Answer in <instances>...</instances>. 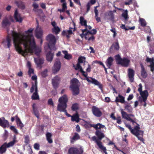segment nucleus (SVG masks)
<instances>
[{
  "label": "nucleus",
  "mask_w": 154,
  "mask_h": 154,
  "mask_svg": "<svg viewBox=\"0 0 154 154\" xmlns=\"http://www.w3.org/2000/svg\"><path fill=\"white\" fill-rule=\"evenodd\" d=\"M13 42L16 51L19 54H32L35 51V54L39 57L41 52L40 47L36 45L34 38L32 35L29 36L20 33L13 32L12 34Z\"/></svg>",
  "instance_id": "nucleus-1"
},
{
  "label": "nucleus",
  "mask_w": 154,
  "mask_h": 154,
  "mask_svg": "<svg viewBox=\"0 0 154 154\" xmlns=\"http://www.w3.org/2000/svg\"><path fill=\"white\" fill-rule=\"evenodd\" d=\"M68 101L67 97L66 94H64L60 97L59 99V103L57 105V109L60 112H65L66 115L68 117H71L72 116L68 113L66 109L67 107V103Z\"/></svg>",
  "instance_id": "nucleus-2"
},
{
  "label": "nucleus",
  "mask_w": 154,
  "mask_h": 154,
  "mask_svg": "<svg viewBox=\"0 0 154 154\" xmlns=\"http://www.w3.org/2000/svg\"><path fill=\"white\" fill-rule=\"evenodd\" d=\"M71 82L69 88L72 91V94L74 96L77 95L80 92L79 86L78 84L79 81L77 79L74 78L71 80Z\"/></svg>",
  "instance_id": "nucleus-3"
},
{
  "label": "nucleus",
  "mask_w": 154,
  "mask_h": 154,
  "mask_svg": "<svg viewBox=\"0 0 154 154\" xmlns=\"http://www.w3.org/2000/svg\"><path fill=\"white\" fill-rule=\"evenodd\" d=\"M46 40L49 42L48 45V48L50 49H51L55 47L56 42V40L55 36L50 34L48 35L46 37Z\"/></svg>",
  "instance_id": "nucleus-4"
},
{
  "label": "nucleus",
  "mask_w": 154,
  "mask_h": 154,
  "mask_svg": "<svg viewBox=\"0 0 154 154\" xmlns=\"http://www.w3.org/2000/svg\"><path fill=\"white\" fill-rule=\"evenodd\" d=\"M84 126L87 129H89L91 127L94 128L95 130L100 129L101 128H106L105 125L100 123H98L96 124H92L87 121H85Z\"/></svg>",
  "instance_id": "nucleus-5"
},
{
  "label": "nucleus",
  "mask_w": 154,
  "mask_h": 154,
  "mask_svg": "<svg viewBox=\"0 0 154 154\" xmlns=\"http://www.w3.org/2000/svg\"><path fill=\"white\" fill-rule=\"evenodd\" d=\"M96 130L95 134L98 137V139H97L96 137L93 136L92 137V139L97 143V140L98 142H101V140L102 139V138L104 137L105 136L104 134L100 130H98V129Z\"/></svg>",
  "instance_id": "nucleus-6"
},
{
  "label": "nucleus",
  "mask_w": 154,
  "mask_h": 154,
  "mask_svg": "<svg viewBox=\"0 0 154 154\" xmlns=\"http://www.w3.org/2000/svg\"><path fill=\"white\" fill-rule=\"evenodd\" d=\"M83 152V149L81 147H72L68 150L69 154H82Z\"/></svg>",
  "instance_id": "nucleus-7"
},
{
  "label": "nucleus",
  "mask_w": 154,
  "mask_h": 154,
  "mask_svg": "<svg viewBox=\"0 0 154 154\" xmlns=\"http://www.w3.org/2000/svg\"><path fill=\"white\" fill-rule=\"evenodd\" d=\"M134 133L135 134H133L139 140L144 143V139L143 138L144 132L140 130V129H138Z\"/></svg>",
  "instance_id": "nucleus-8"
},
{
  "label": "nucleus",
  "mask_w": 154,
  "mask_h": 154,
  "mask_svg": "<svg viewBox=\"0 0 154 154\" xmlns=\"http://www.w3.org/2000/svg\"><path fill=\"white\" fill-rule=\"evenodd\" d=\"M93 114L97 117H100L102 115V112L99 108L96 106H93L92 108Z\"/></svg>",
  "instance_id": "nucleus-9"
},
{
  "label": "nucleus",
  "mask_w": 154,
  "mask_h": 154,
  "mask_svg": "<svg viewBox=\"0 0 154 154\" xmlns=\"http://www.w3.org/2000/svg\"><path fill=\"white\" fill-rule=\"evenodd\" d=\"M60 79V77L57 76H55L52 79V84L53 88L55 89H56L58 87Z\"/></svg>",
  "instance_id": "nucleus-10"
},
{
  "label": "nucleus",
  "mask_w": 154,
  "mask_h": 154,
  "mask_svg": "<svg viewBox=\"0 0 154 154\" xmlns=\"http://www.w3.org/2000/svg\"><path fill=\"white\" fill-rule=\"evenodd\" d=\"M61 67V63L60 61H56L54 66L52 69L53 73L54 74L56 73L59 71Z\"/></svg>",
  "instance_id": "nucleus-11"
},
{
  "label": "nucleus",
  "mask_w": 154,
  "mask_h": 154,
  "mask_svg": "<svg viewBox=\"0 0 154 154\" xmlns=\"http://www.w3.org/2000/svg\"><path fill=\"white\" fill-rule=\"evenodd\" d=\"M125 126L128 128L130 131L131 133L132 134H135V132L138 129H140V125L139 124H137V125H136L134 127L133 129H132L131 126L128 124H127L125 122Z\"/></svg>",
  "instance_id": "nucleus-12"
},
{
  "label": "nucleus",
  "mask_w": 154,
  "mask_h": 154,
  "mask_svg": "<svg viewBox=\"0 0 154 154\" xmlns=\"http://www.w3.org/2000/svg\"><path fill=\"white\" fill-rule=\"evenodd\" d=\"M119 46L118 41L114 42L109 48V51L111 52H113L115 51H117L119 50Z\"/></svg>",
  "instance_id": "nucleus-13"
},
{
  "label": "nucleus",
  "mask_w": 154,
  "mask_h": 154,
  "mask_svg": "<svg viewBox=\"0 0 154 154\" xmlns=\"http://www.w3.org/2000/svg\"><path fill=\"white\" fill-rule=\"evenodd\" d=\"M130 62V60L127 58L124 57L120 62H119V64L121 65L124 67H128Z\"/></svg>",
  "instance_id": "nucleus-14"
},
{
  "label": "nucleus",
  "mask_w": 154,
  "mask_h": 154,
  "mask_svg": "<svg viewBox=\"0 0 154 154\" xmlns=\"http://www.w3.org/2000/svg\"><path fill=\"white\" fill-rule=\"evenodd\" d=\"M128 77L131 82H132L134 80V76L135 74L134 70L132 69H128Z\"/></svg>",
  "instance_id": "nucleus-15"
},
{
  "label": "nucleus",
  "mask_w": 154,
  "mask_h": 154,
  "mask_svg": "<svg viewBox=\"0 0 154 154\" xmlns=\"http://www.w3.org/2000/svg\"><path fill=\"white\" fill-rule=\"evenodd\" d=\"M125 97H124L119 94L118 96L116 97L115 101L116 102H120L122 103H124L125 104L127 102L125 101Z\"/></svg>",
  "instance_id": "nucleus-16"
},
{
  "label": "nucleus",
  "mask_w": 154,
  "mask_h": 154,
  "mask_svg": "<svg viewBox=\"0 0 154 154\" xmlns=\"http://www.w3.org/2000/svg\"><path fill=\"white\" fill-rule=\"evenodd\" d=\"M84 79L86 80L88 82L91 83L95 85H100V83L97 80L92 77H87Z\"/></svg>",
  "instance_id": "nucleus-17"
},
{
  "label": "nucleus",
  "mask_w": 154,
  "mask_h": 154,
  "mask_svg": "<svg viewBox=\"0 0 154 154\" xmlns=\"http://www.w3.org/2000/svg\"><path fill=\"white\" fill-rule=\"evenodd\" d=\"M34 60L35 63L38 67H42L41 65L44 63V60L39 57L37 58H34Z\"/></svg>",
  "instance_id": "nucleus-18"
},
{
  "label": "nucleus",
  "mask_w": 154,
  "mask_h": 154,
  "mask_svg": "<svg viewBox=\"0 0 154 154\" xmlns=\"http://www.w3.org/2000/svg\"><path fill=\"white\" fill-rule=\"evenodd\" d=\"M2 118L3 119V120L0 118V126L5 128L6 127L8 126L9 123L7 120L5 119L4 117H3Z\"/></svg>",
  "instance_id": "nucleus-19"
},
{
  "label": "nucleus",
  "mask_w": 154,
  "mask_h": 154,
  "mask_svg": "<svg viewBox=\"0 0 154 154\" xmlns=\"http://www.w3.org/2000/svg\"><path fill=\"white\" fill-rule=\"evenodd\" d=\"M35 35L37 38L41 39L43 32L41 28H37L35 31Z\"/></svg>",
  "instance_id": "nucleus-20"
},
{
  "label": "nucleus",
  "mask_w": 154,
  "mask_h": 154,
  "mask_svg": "<svg viewBox=\"0 0 154 154\" xmlns=\"http://www.w3.org/2000/svg\"><path fill=\"white\" fill-rule=\"evenodd\" d=\"M140 66L141 68V75L143 78H146L147 76V72L142 63H140Z\"/></svg>",
  "instance_id": "nucleus-21"
},
{
  "label": "nucleus",
  "mask_w": 154,
  "mask_h": 154,
  "mask_svg": "<svg viewBox=\"0 0 154 154\" xmlns=\"http://www.w3.org/2000/svg\"><path fill=\"white\" fill-rule=\"evenodd\" d=\"M15 4L19 8L22 10L25 8V5L24 3L21 0L15 1Z\"/></svg>",
  "instance_id": "nucleus-22"
},
{
  "label": "nucleus",
  "mask_w": 154,
  "mask_h": 154,
  "mask_svg": "<svg viewBox=\"0 0 154 154\" xmlns=\"http://www.w3.org/2000/svg\"><path fill=\"white\" fill-rule=\"evenodd\" d=\"M113 61V58L111 57H109L106 61L105 63L108 68L110 69L111 66L112 65Z\"/></svg>",
  "instance_id": "nucleus-23"
},
{
  "label": "nucleus",
  "mask_w": 154,
  "mask_h": 154,
  "mask_svg": "<svg viewBox=\"0 0 154 154\" xmlns=\"http://www.w3.org/2000/svg\"><path fill=\"white\" fill-rule=\"evenodd\" d=\"M14 17L16 21L21 22L22 20V18L20 16V14L18 13L17 9L15 11Z\"/></svg>",
  "instance_id": "nucleus-24"
},
{
  "label": "nucleus",
  "mask_w": 154,
  "mask_h": 154,
  "mask_svg": "<svg viewBox=\"0 0 154 154\" xmlns=\"http://www.w3.org/2000/svg\"><path fill=\"white\" fill-rule=\"evenodd\" d=\"M140 94L142 98V99H143L144 101L145 100H147L148 96V92L147 90H145Z\"/></svg>",
  "instance_id": "nucleus-25"
},
{
  "label": "nucleus",
  "mask_w": 154,
  "mask_h": 154,
  "mask_svg": "<svg viewBox=\"0 0 154 154\" xmlns=\"http://www.w3.org/2000/svg\"><path fill=\"white\" fill-rule=\"evenodd\" d=\"M35 105L36 104L35 103H33L32 105V108L33 109V112L35 116L38 119H39V118L40 114L38 109L35 107Z\"/></svg>",
  "instance_id": "nucleus-26"
},
{
  "label": "nucleus",
  "mask_w": 154,
  "mask_h": 154,
  "mask_svg": "<svg viewBox=\"0 0 154 154\" xmlns=\"http://www.w3.org/2000/svg\"><path fill=\"white\" fill-rule=\"evenodd\" d=\"M80 137L78 134L77 133H75L73 136L71 138L70 142L71 143H73L76 140L79 139Z\"/></svg>",
  "instance_id": "nucleus-27"
},
{
  "label": "nucleus",
  "mask_w": 154,
  "mask_h": 154,
  "mask_svg": "<svg viewBox=\"0 0 154 154\" xmlns=\"http://www.w3.org/2000/svg\"><path fill=\"white\" fill-rule=\"evenodd\" d=\"M54 54L52 53L51 51H49L47 54L46 58L48 62H51L53 58Z\"/></svg>",
  "instance_id": "nucleus-28"
},
{
  "label": "nucleus",
  "mask_w": 154,
  "mask_h": 154,
  "mask_svg": "<svg viewBox=\"0 0 154 154\" xmlns=\"http://www.w3.org/2000/svg\"><path fill=\"white\" fill-rule=\"evenodd\" d=\"M96 142L99 148L103 151L105 154H108L106 151V148L102 145V143L100 142H98L97 141V140L96 141Z\"/></svg>",
  "instance_id": "nucleus-29"
},
{
  "label": "nucleus",
  "mask_w": 154,
  "mask_h": 154,
  "mask_svg": "<svg viewBox=\"0 0 154 154\" xmlns=\"http://www.w3.org/2000/svg\"><path fill=\"white\" fill-rule=\"evenodd\" d=\"M16 136L15 135L14 136L13 140L12 141H11L10 142L8 143H6V146L7 148H9L10 147L13 146L15 143L17 142V140H16Z\"/></svg>",
  "instance_id": "nucleus-30"
},
{
  "label": "nucleus",
  "mask_w": 154,
  "mask_h": 154,
  "mask_svg": "<svg viewBox=\"0 0 154 154\" xmlns=\"http://www.w3.org/2000/svg\"><path fill=\"white\" fill-rule=\"evenodd\" d=\"M6 144V142H5L0 146V154H3L6 152L7 148L5 145Z\"/></svg>",
  "instance_id": "nucleus-31"
},
{
  "label": "nucleus",
  "mask_w": 154,
  "mask_h": 154,
  "mask_svg": "<svg viewBox=\"0 0 154 154\" xmlns=\"http://www.w3.org/2000/svg\"><path fill=\"white\" fill-rule=\"evenodd\" d=\"M80 23L82 26H84L85 27H87L88 25L87 24V21L85 20L84 17L82 16H81L80 18Z\"/></svg>",
  "instance_id": "nucleus-32"
},
{
  "label": "nucleus",
  "mask_w": 154,
  "mask_h": 154,
  "mask_svg": "<svg viewBox=\"0 0 154 154\" xmlns=\"http://www.w3.org/2000/svg\"><path fill=\"white\" fill-rule=\"evenodd\" d=\"M71 120L73 122L75 121L76 122H79L80 119L78 114L77 113L71 116Z\"/></svg>",
  "instance_id": "nucleus-33"
},
{
  "label": "nucleus",
  "mask_w": 154,
  "mask_h": 154,
  "mask_svg": "<svg viewBox=\"0 0 154 154\" xmlns=\"http://www.w3.org/2000/svg\"><path fill=\"white\" fill-rule=\"evenodd\" d=\"M125 109L128 112L130 113L132 112V108L131 107V105L128 103L127 102L125 103Z\"/></svg>",
  "instance_id": "nucleus-34"
},
{
  "label": "nucleus",
  "mask_w": 154,
  "mask_h": 154,
  "mask_svg": "<svg viewBox=\"0 0 154 154\" xmlns=\"http://www.w3.org/2000/svg\"><path fill=\"white\" fill-rule=\"evenodd\" d=\"M62 52L64 54V58L67 60H70L72 58L71 55L69 54L66 51H63Z\"/></svg>",
  "instance_id": "nucleus-35"
},
{
  "label": "nucleus",
  "mask_w": 154,
  "mask_h": 154,
  "mask_svg": "<svg viewBox=\"0 0 154 154\" xmlns=\"http://www.w3.org/2000/svg\"><path fill=\"white\" fill-rule=\"evenodd\" d=\"M97 32V31L96 29H93L91 31H88L87 32L85 33V35H93L95 34Z\"/></svg>",
  "instance_id": "nucleus-36"
},
{
  "label": "nucleus",
  "mask_w": 154,
  "mask_h": 154,
  "mask_svg": "<svg viewBox=\"0 0 154 154\" xmlns=\"http://www.w3.org/2000/svg\"><path fill=\"white\" fill-rule=\"evenodd\" d=\"M51 136L52 135L50 133H47L46 134L47 140L50 143H51L53 142L52 140L51 139Z\"/></svg>",
  "instance_id": "nucleus-37"
},
{
  "label": "nucleus",
  "mask_w": 154,
  "mask_h": 154,
  "mask_svg": "<svg viewBox=\"0 0 154 154\" xmlns=\"http://www.w3.org/2000/svg\"><path fill=\"white\" fill-rule=\"evenodd\" d=\"M11 23L8 19L6 18L4 19L2 21V25L4 26H9Z\"/></svg>",
  "instance_id": "nucleus-38"
},
{
  "label": "nucleus",
  "mask_w": 154,
  "mask_h": 154,
  "mask_svg": "<svg viewBox=\"0 0 154 154\" xmlns=\"http://www.w3.org/2000/svg\"><path fill=\"white\" fill-rule=\"evenodd\" d=\"M149 53L150 54H154V42L150 44L149 46Z\"/></svg>",
  "instance_id": "nucleus-39"
},
{
  "label": "nucleus",
  "mask_w": 154,
  "mask_h": 154,
  "mask_svg": "<svg viewBox=\"0 0 154 154\" xmlns=\"http://www.w3.org/2000/svg\"><path fill=\"white\" fill-rule=\"evenodd\" d=\"M11 39L10 37L8 35L6 38V42L7 43V47L9 48L11 46Z\"/></svg>",
  "instance_id": "nucleus-40"
},
{
  "label": "nucleus",
  "mask_w": 154,
  "mask_h": 154,
  "mask_svg": "<svg viewBox=\"0 0 154 154\" xmlns=\"http://www.w3.org/2000/svg\"><path fill=\"white\" fill-rule=\"evenodd\" d=\"M79 109V104L77 103H74L72 104L71 109L73 111H75Z\"/></svg>",
  "instance_id": "nucleus-41"
},
{
  "label": "nucleus",
  "mask_w": 154,
  "mask_h": 154,
  "mask_svg": "<svg viewBox=\"0 0 154 154\" xmlns=\"http://www.w3.org/2000/svg\"><path fill=\"white\" fill-rule=\"evenodd\" d=\"M139 22L141 26L143 27L145 26L146 25L145 20L143 18H140Z\"/></svg>",
  "instance_id": "nucleus-42"
},
{
  "label": "nucleus",
  "mask_w": 154,
  "mask_h": 154,
  "mask_svg": "<svg viewBox=\"0 0 154 154\" xmlns=\"http://www.w3.org/2000/svg\"><path fill=\"white\" fill-rule=\"evenodd\" d=\"M122 16L124 18L125 21L128 20L129 17L128 15V11L127 10L122 13Z\"/></svg>",
  "instance_id": "nucleus-43"
},
{
  "label": "nucleus",
  "mask_w": 154,
  "mask_h": 154,
  "mask_svg": "<svg viewBox=\"0 0 154 154\" xmlns=\"http://www.w3.org/2000/svg\"><path fill=\"white\" fill-rule=\"evenodd\" d=\"M31 99L33 100H37L39 99L38 94L33 93L31 96Z\"/></svg>",
  "instance_id": "nucleus-44"
},
{
  "label": "nucleus",
  "mask_w": 154,
  "mask_h": 154,
  "mask_svg": "<svg viewBox=\"0 0 154 154\" xmlns=\"http://www.w3.org/2000/svg\"><path fill=\"white\" fill-rule=\"evenodd\" d=\"M52 32L55 33V34L57 35L58 34L60 31V29L58 27H55L52 29Z\"/></svg>",
  "instance_id": "nucleus-45"
},
{
  "label": "nucleus",
  "mask_w": 154,
  "mask_h": 154,
  "mask_svg": "<svg viewBox=\"0 0 154 154\" xmlns=\"http://www.w3.org/2000/svg\"><path fill=\"white\" fill-rule=\"evenodd\" d=\"M121 113L122 114V117L124 118L127 120V119H128V118L130 117V116H129V114H128L126 113V112L124 111H122L121 112Z\"/></svg>",
  "instance_id": "nucleus-46"
},
{
  "label": "nucleus",
  "mask_w": 154,
  "mask_h": 154,
  "mask_svg": "<svg viewBox=\"0 0 154 154\" xmlns=\"http://www.w3.org/2000/svg\"><path fill=\"white\" fill-rule=\"evenodd\" d=\"M108 16L109 17L110 20L113 21L114 19V14L112 11H110L108 13Z\"/></svg>",
  "instance_id": "nucleus-47"
},
{
  "label": "nucleus",
  "mask_w": 154,
  "mask_h": 154,
  "mask_svg": "<svg viewBox=\"0 0 154 154\" xmlns=\"http://www.w3.org/2000/svg\"><path fill=\"white\" fill-rule=\"evenodd\" d=\"M79 69H80V72L82 73V75L85 77L86 78L88 77V74L87 73L84 71L82 67H81Z\"/></svg>",
  "instance_id": "nucleus-48"
},
{
  "label": "nucleus",
  "mask_w": 154,
  "mask_h": 154,
  "mask_svg": "<svg viewBox=\"0 0 154 154\" xmlns=\"http://www.w3.org/2000/svg\"><path fill=\"white\" fill-rule=\"evenodd\" d=\"M85 38L86 40H87L88 41H91V40L92 41H93L95 39V37L92 35H91V36L90 37H87V35H85Z\"/></svg>",
  "instance_id": "nucleus-49"
},
{
  "label": "nucleus",
  "mask_w": 154,
  "mask_h": 154,
  "mask_svg": "<svg viewBox=\"0 0 154 154\" xmlns=\"http://www.w3.org/2000/svg\"><path fill=\"white\" fill-rule=\"evenodd\" d=\"M48 70L47 69H45L44 71L41 73V75L43 77H45L48 75Z\"/></svg>",
  "instance_id": "nucleus-50"
},
{
  "label": "nucleus",
  "mask_w": 154,
  "mask_h": 154,
  "mask_svg": "<svg viewBox=\"0 0 154 154\" xmlns=\"http://www.w3.org/2000/svg\"><path fill=\"white\" fill-rule=\"evenodd\" d=\"M144 32L146 33H151V29L149 27L147 26L144 29Z\"/></svg>",
  "instance_id": "nucleus-51"
},
{
  "label": "nucleus",
  "mask_w": 154,
  "mask_h": 154,
  "mask_svg": "<svg viewBox=\"0 0 154 154\" xmlns=\"http://www.w3.org/2000/svg\"><path fill=\"white\" fill-rule=\"evenodd\" d=\"M116 59L118 64H119V62H120L122 59V58L119 55H117L116 56Z\"/></svg>",
  "instance_id": "nucleus-52"
},
{
  "label": "nucleus",
  "mask_w": 154,
  "mask_h": 154,
  "mask_svg": "<svg viewBox=\"0 0 154 154\" xmlns=\"http://www.w3.org/2000/svg\"><path fill=\"white\" fill-rule=\"evenodd\" d=\"M85 58L84 57H80L78 59V63H83V60H85Z\"/></svg>",
  "instance_id": "nucleus-53"
},
{
  "label": "nucleus",
  "mask_w": 154,
  "mask_h": 154,
  "mask_svg": "<svg viewBox=\"0 0 154 154\" xmlns=\"http://www.w3.org/2000/svg\"><path fill=\"white\" fill-rule=\"evenodd\" d=\"M110 31L113 33V38H115L117 35V33L116 32V29L115 28H113L110 30Z\"/></svg>",
  "instance_id": "nucleus-54"
},
{
  "label": "nucleus",
  "mask_w": 154,
  "mask_h": 154,
  "mask_svg": "<svg viewBox=\"0 0 154 154\" xmlns=\"http://www.w3.org/2000/svg\"><path fill=\"white\" fill-rule=\"evenodd\" d=\"M24 143L26 144H27L29 143V139L28 136H26L25 137Z\"/></svg>",
  "instance_id": "nucleus-55"
},
{
  "label": "nucleus",
  "mask_w": 154,
  "mask_h": 154,
  "mask_svg": "<svg viewBox=\"0 0 154 154\" xmlns=\"http://www.w3.org/2000/svg\"><path fill=\"white\" fill-rule=\"evenodd\" d=\"M8 132L7 131L5 130L4 133L3 135V138L5 139H6L8 136Z\"/></svg>",
  "instance_id": "nucleus-56"
},
{
  "label": "nucleus",
  "mask_w": 154,
  "mask_h": 154,
  "mask_svg": "<svg viewBox=\"0 0 154 154\" xmlns=\"http://www.w3.org/2000/svg\"><path fill=\"white\" fill-rule=\"evenodd\" d=\"M28 72V74L30 76L32 74H34V69H33L31 68H29V70Z\"/></svg>",
  "instance_id": "nucleus-57"
},
{
  "label": "nucleus",
  "mask_w": 154,
  "mask_h": 154,
  "mask_svg": "<svg viewBox=\"0 0 154 154\" xmlns=\"http://www.w3.org/2000/svg\"><path fill=\"white\" fill-rule=\"evenodd\" d=\"M10 129L12 131H14V133H15L16 134H17L18 133V131L17 130V129L15 128V127L14 126H11L10 127Z\"/></svg>",
  "instance_id": "nucleus-58"
},
{
  "label": "nucleus",
  "mask_w": 154,
  "mask_h": 154,
  "mask_svg": "<svg viewBox=\"0 0 154 154\" xmlns=\"http://www.w3.org/2000/svg\"><path fill=\"white\" fill-rule=\"evenodd\" d=\"M154 61V59L153 58H150L148 57H147L146 59V61L147 62H151L152 63H153Z\"/></svg>",
  "instance_id": "nucleus-59"
},
{
  "label": "nucleus",
  "mask_w": 154,
  "mask_h": 154,
  "mask_svg": "<svg viewBox=\"0 0 154 154\" xmlns=\"http://www.w3.org/2000/svg\"><path fill=\"white\" fill-rule=\"evenodd\" d=\"M48 104L49 105H51L53 106H54V104L51 98H50L48 100Z\"/></svg>",
  "instance_id": "nucleus-60"
},
{
  "label": "nucleus",
  "mask_w": 154,
  "mask_h": 154,
  "mask_svg": "<svg viewBox=\"0 0 154 154\" xmlns=\"http://www.w3.org/2000/svg\"><path fill=\"white\" fill-rule=\"evenodd\" d=\"M127 120L129 121H130L132 122V124L133 125L134 124V123H135L137 125V124H137L136 122H135L133 119H131L130 117L128 118V119H127Z\"/></svg>",
  "instance_id": "nucleus-61"
},
{
  "label": "nucleus",
  "mask_w": 154,
  "mask_h": 154,
  "mask_svg": "<svg viewBox=\"0 0 154 154\" xmlns=\"http://www.w3.org/2000/svg\"><path fill=\"white\" fill-rule=\"evenodd\" d=\"M40 146L39 144L35 143L34 145V147L36 150H39V149Z\"/></svg>",
  "instance_id": "nucleus-62"
},
{
  "label": "nucleus",
  "mask_w": 154,
  "mask_h": 154,
  "mask_svg": "<svg viewBox=\"0 0 154 154\" xmlns=\"http://www.w3.org/2000/svg\"><path fill=\"white\" fill-rule=\"evenodd\" d=\"M146 100H145V101L143 100V99H139V101L141 103H142L143 102L144 103L143 104V105L144 106V107H146Z\"/></svg>",
  "instance_id": "nucleus-63"
},
{
  "label": "nucleus",
  "mask_w": 154,
  "mask_h": 154,
  "mask_svg": "<svg viewBox=\"0 0 154 154\" xmlns=\"http://www.w3.org/2000/svg\"><path fill=\"white\" fill-rule=\"evenodd\" d=\"M91 6V4L90 3H88L86 5L87 7V11L86 12H88L90 10V7Z\"/></svg>",
  "instance_id": "nucleus-64"
}]
</instances>
